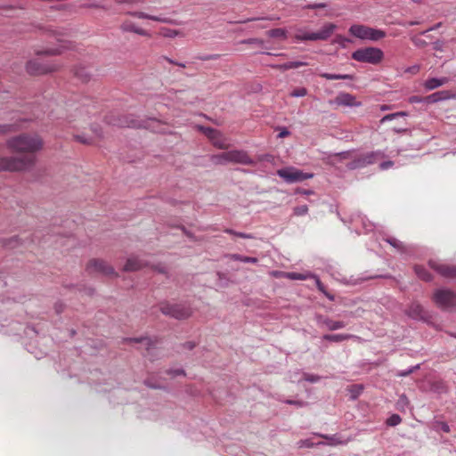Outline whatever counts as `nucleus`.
<instances>
[{"instance_id": "a211bd4d", "label": "nucleus", "mask_w": 456, "mask_h": 456, "mask_svg": "<svg viewBox=\"0 0 456 456\" xmlns=\"http://www.w3.org/2000/svg\"><path fill=\"white\" fill-rule=\"evenodd\" d=\"M146 265V262L138 258V257H129L127 258L125 265H124V271L125 272H135L138 270H141Z\"/></svg>"}, {"instance_id": "3c124183", "label": "nucleus", "mask_w": 456, "mask_h": 456, "mask_svg": "<svg viewBox=\"0 0 456 456\" xmlns=\"http://www.w3.org/2000/svg\"><path fill=\"white\" fill-rule=\"evenodd\" d=\"M221 57L220 54H217V53H213V54H202V55H199L197 57L198 60L200 61H216V60H219Z\"/></svg>"}, {"instance_id": "6e6552de", "label": "nucleus", "mask_w": 456, "mask_h": 456, "mask_svg": "<svg viewBox=\"0 0 456 456\" xmlns=\"http://www.w3.org/2000/svg\"><path fill=\"white\" fill-rule=\"evenodd\" d=\"M59 65L53 61H45L40 58L29 60L26 63V70L29 75L39 76L57 70Z\"/></svg>"}, {"instance_id": "412c9836", "label": "nucleus", "mask_w": 456, "mask_h": 456, "mask_svg": "<svg viewBox=\"0 0 456 456\" xmlns=\"http://www.w3.org/2000/svg\"><path fill=\"white\" fill-rule=\"evenodd\" d=\"M120 28L123 32H133L142 37H147L150 35L147 30L137 27L134 22L130 20L123 22L120 26Z\"/></svg>"}, {"instance_id": "cd10ccee", "label": "nucleus", "mask_w": 456, "mask_h": 456, "mask_svg": "<svg viewBox=\"0 0 456 456\" xmlns=\"http://www.w3.org/2000/svg\"><path fill=\"white\" fill-rule=\"evenodd\" d=\"M0 242L4 248H14L20 244V239L15 235L11 238H3L0 240Z\"/></svg>"}, {"instance_id": "f8f14e48", "label": "nucleus", "mask_w": 456, "mask_h": 456, "mask_svg": "<svg viewBox=\"0 0 456 456\" xmlns=\"http://www.w3.org/2000/svg\"><path fill=\"white\" fill-rule=\"evenodd\" d=\"M428 265L435 272L444 278H455L456 277V266L449 265L444 263H441L436 260H429Z\"/></svg>"}, {"instance_id": "bb28decb", "label": "nucleus", "mask_w": 456, "mask_h": 456, "mask_svg": "<svg viewBox=\"0 0 456 456\" xmlns=\"http://www.w3.org/2000/svg\"><path fill=\"white\" fill-rule=\"evenodd\" d=\"M314 436L325 438L328 442L324 443V444L338 445V444H346V441L341 440L338 434L328 436V435H322V434L315 433Z\"/></svg>"}, {"instance_id": "393cba45", "label": "nucleus", "mask_w": 456, "mask_h": 456, "mask_svg": "<svg viewBox=\"0 0 456 456\" xmlns=\"http://www.w3.org/2000/svg\"><path fill=\"white\" fill-rule=\"evenodd\" d=\"M354 336L351 334H325L322 337L323 340H327L330 342H342L350 339Z\"/></svg>"}, {"instance_id": "7ed1b4c3", "label": "nucleus", "mask_w": 456, "mask_h": 456, "mask_svg": "<svg viewBox=\"0 0 456 456\" xmlns=\"http://www.w3.org/2000/svg\"><path fill=\"white\" fill-rule=\"evenodd\" d=\"M35 164L32 157H0V172H20L28 170Z\"/></svg>"}, {"instance_id": "e433bc0d", "label": "nucleus", "mask_w": 456, "mask_h": 456, "mask_svg": "<svg viewBox=\"0 0 456 456\" xmlns=\"http://www.w3.org/2000/svg\"><path fill=\"white\" fill-rule=\"evenodd\" d=\"M61 53V51L60 48H45L44 50H37L36 51V55L37 56H41V55H49V56H53V55H59Z\"/></svg>"}, {"instance_id": "864d4df0", "label": "nucleus", "mask_w": 456, "mask_h": 456, "mask_svg": "<svg viewBox=\"0 0 456 456\" xmlns=\"http://www.w3.org/2000/svg\"><path fill=\"white\" fill-rule=\"evenodd\" d=\"M24 333L28 337H31L33 334L37 335L39 333L37 327L33 324H28L24 329Z\"/></svg>"}, {"instance_id": "5701e85b", "label": "nucleus", "mask_w": 456, "mask_h": 456, "mask_svg": "<svg viewBox=\"0 0 456 456\" xmlns=\"http://www.w3.org/2000/svg\"><path fill=\"white\" fill-rule=\"evenodd\" d=\"M366 167L376 163L379 159L384 157V153L381 151H374L362 154Z\"/></svg>"}, {"instance_id": "0e129e2a", "label": "nucleus", "mask_w": 456, "mask_h": 456, "mask_svg": "<svg viewBox=\"0 0 456 456\" xmlns=\"http://www.w3.org/2000/svg\"><path fill=\"white\" fill-rule=\"evenodd\" d=\"M289 62H290L291 69H297V68L308 65V62L300 61H289Z\"/></svg>"}, {"instance_id": "2eb2a0df", "label": "nucleus", "mask_w": 456, "mask_h": 456, "mask_svg": "<svg viewBox=\"0 0 456 456\" xmlns=\"http://www.w3.org/2000/svg\"><path fill=\"white\" fill-rule=\"evenodd\" d=\"M335 102L340 106L346 107H360L362 105L361 102H358L356 98L348 93H340L335 99Z\"/></svg>"}, {"instance_id": "1a4fd4ad", "label": "nucleus", "mask_w": 456, "mask_h": 456, "mask_svg": "<svg viewBox=\"0 0 456 456\" xmlns=\"http://www.w3.org/2000/svg\"><path fill=\"white\" fill-rule=\"evenodd\" d=\"M277 175L287 183H295L314 177L313 173H305L294 167L278 169Z\"/></svg>"}, {"instance_id": "9b49d317", "label": "nucleus", "mask_w": 456, "mask_h": 456, "mask_svg": "<svg viewBox=\"0 0 456 456\" xmlns=\"http://www.w3.org/2000/svg\"><path fill=\"white\" fill-rule=\"evenodd\" d=\"M405 314L413 320L425 322H429L432 318V314L418 302H412L405 311Z\"/></svg>"}, {"instance_id": "0eeeda50", "label": "nucleus", "mask_w": 456, "mask_h": 456, "mask_svg": "<svg viewBox=\"0 0 456 456\" xmlns=\"http://www.w3.org/2000/svg\"><path fill=\"white\" fill-rule=\"evenodd\" d=\"M349 33L361 40L379 41L386 37V32L362 24H353Z\"/></svg>"}, {"instance_id": "37998d69", "label": "nucleus", "mask_w": 456, "mask_h": 456, "mask_svg": "<svg viewBox=\"0 0 456 456\" xmlns=\"http://www.w3.org/2000/svg\"><path fill=\"white\" fill-rule=\"evenodd\" d=\"M16 130L14 124H0V135L6 134Z\"/></svg>"}, {"instance_id": "473e14b6", "label": "nucleus", "mask_w": 456, "mask_h": 456, "mask_svg": "<svg viewBox=\"0 0 456 456\" xmlns=\"http://www.w3.org/2000/svg\"><path fill=\"white\" fill-rule=\"evenodd\" d=\"M297 444L298 448H313L324 444V442H314L312 438H306L299 440Z\"/></svg>"}, {"instance_id": "4c0bfd02", "label": "nucleus", "mask_w": 456, "mask_h": 456, "mask_svg": "<svg viewBox=\"0 0 456 456\" xmlns=\"http://www.w3.org/2000/svg\"><path fill=\"white\" fill-rule=\"evenodd\" d=\"M386 241L390 244L393 248H396L398 251L404 250V245L402 241L394 237H388L386 239Z\"/></svg>"}, {"instance_id": "13d9d810", "label": "nucleus", "mask_w": 456, "mask_h": 456, "mask_svg": "<svg viewBox=\"0 0 456 456\" xmlns=\"http://www.w3.org/2000/svg\"><path fill=\"white\" fill-rule=\"evenodd\" d=\"M328 6L325 3H314V4H308L304 8L305 9H324Z\"/></svg>"}, {"instance_id": "a19ab883", "label": "nucleus", "mask_w": 456, "mask_h": 456, "mask_svg": "<svg viewBox=\"0 0 456 456\" xmlns=\"http://www.w3.org/2000/svg\"><path fill=\"white\" fill-rule=\"evenodd\" d=\"M402 421V418L398 414H392L389 418H387L386 423L389 427H395L399 425Z\"/></svg>"}, {"instance_id": "8fccbe9b", "label": "nucleus", "mask_w": 456, "mask_h": 456, "mask_svg": "<svg viewBox=\"0 0 456 456\" xmlns=\"http://www.w3.org/2000/svg\"><path fill=\"white\" fill-rule=\"evenodd\" d=\"M213 145L218 149H225L227 144L221 138V134L219 135L215 136L214 139L211 140Z\"/></svg>"}, {"instance_id": "f704fd0d", "label": "nucleus", "mask_w": 456, "mask_h": 456, "mask_svg": "<svg viewBox=\"0 0 456 456\" xmlns=\"http://www.w3.org/2000/svg\"><path fill=\"white\" fill-rule=\"evenodd\" d=\"M199 130L207 135L210 140L219 135V131L210 126H199Z\"/></svg>"}, {"instance_id": "dca6fc26", "label": "nucleus", "mask_w": 456, "mask_h": 456, "mask_svg": "<svg viewBox=\"0 0 456 456\" xmlns=\"http://www.w3.org/2000/svg\"><path fill=\"white\" fill-rule=\"evenodd\" d=\"M452 98H453V95L451 94L450 91L443 90V91H438V92H436L432 94L426 96L425 100H426L427 104H432V103H436L439 102L450 100Z\"/></svg>"}, {"instance_id": "b1692460", "label": "nucleus", "mask_w": 456, "mask_h": 456, "mask_svg": "<svg viewBox=\"0 0 456 456\" xmlns=\"http://www.w3.org/2000/svg\"><path fill=\"white\" fill-rule=\"evenodd\" d=\"M366 167L363 155L353 156L352 160L346 164V167L350 170L360 169Z\"/></svg>"}, {"instance_id": "f257e3e1", "label": "nucleus", "mask_w": 456, "mask_h": 456, "mask_svg": "<svg viewBox=\"0 0 456 456\" xmlns=\"http://www.w3.org/2000/svg\"><path fill=\"white\" fill-rule=\"evenodd\" d=\"M6 147L12 152L35 153L43 148V140L38 135L21 134L9 138Z\"/></svg>"}, {"instance_id": "7c9ffc66", "label": "nucleus", "mask_w": 456, "mask_h": 456, "mask_svg": "<svg viewBox=\"0 0 456 456\" xmlns=\"http://www.w3.org/2000/svg\"><path fill=\"white\" fill-rule=\"evenodd\" d=\"M311 276H312L311 272H305V273L288 272L287 273V279L292 280V281H305V280H309Z\"/></svg>"}, {"instance_id": "a18cd8bd", "label": "nucleus", "mask_w": 456, "mask_h": 456, "mask_svg": "<svg viewBox=\"0 0 456 456\" xmlns=\"http://www.w3.org/2000/svg\"><path fill=\"white\" fill-rule=\"evenodd\" d=\"M354 154V151H341L335 153L332 158L338 159V160L346 159H353V156Z\"/></svg>"}, {"instance_id": "c85d7f7f", "label": "nucleus", "mask_w": 456, "mask_h": 456, "mask_svg": "<svg viewBox=\"0 0 456 456\" xmlns=\"http://www.w3.org/2000/svg\"><path fill=\"white\" fill-rule=\"evenodd\" d=\"M414 271L416 275L425 281H430L432 280L431 273L428 271V269L422 265H415Z\"/></svg>"}, {"instance_id": "aec40b11", "label": "nucleus", "mask_w": 456, "mask_h": 456, "mask_svg": "<svg viewBox=\"0 0 456 456\" xmlns=\"http://www.w3.org/2000/svg\"><path fill=\"white\" fill-rule=\"evenodd\" d=\"M449 78L446 77H430L424 82V88L427 91L435 90L449 82Z\"/></svg>"}, {"instance_id": "09e8293b", "label": "nucleus", "mask_w": 456, "mask_h": 456, "mask_svg": "<svg viewBox=\"0 0 456 456\" xmlns=\"http://www.w3.org/2000/svg\"><path fill=\"white\" fill-rule=\"evenodd\" d=\"M165 373L171 377L185 376L186 375L185 370L183 368L167 369V370H166Z\"/></svg>"}, {"instance_id": "4468645a", "label": "nucleus", "mask_w": 456, "mask_h": 456, "mask_svg": "<svg viewBox=\"0 0 456 456\" xmlns=\"http://www.w3.org/2000/svg\"><path fill=\"white\" fill-rule=\"evenodd\" d=\"M316 321L319 325L325 326L329 330H338L346 326L343 321H334L323 315H317Z\"/></svg>"}, {"instance_id": "4d7b16f0", "label": "nucleus", "mask_w": 456, "mask_h": 456, "mask_svg": "<svg viewBox=\"0 0 456 456\" xmlns=\"http://www.w3.org/2000/svg\"><path fill=\"white\" fill-rule=\"evenodd\" d=\"M75 140L77 142H79L83 144H91L92 142H93V139L86 136V134H76L75 135Z\"/></svg>"}, {"instance_id": "338daca9", "label": "nucleus", "mask_w": 456, "mask_h": 456, "mask_svg": "<svg viewBox=\"0 0 456 456\" xmlns=\"http://www.w3.org/2000/svg\"><path fill=\"white\" fill-rule=\"evenodd\" d=\"M314 193V192L312 190H305V189H302V188H297L296 190V194H301V195L309 196V195H312Z\"/></svg>"}, {"instance_id": "a878e982", "label": "nucleus", "mask_w": 456, "mask_h": 456, "mask_svg": "<svg viewBox=\"0 0 456 456\" xmlns=\"http://www.w3.org/2000/svg\"><path fill=\"white\" fill-rule=\"evenodd\" d=\"M320 77L328 80H353L354 77L350 74H332L322 72L319 74Z\"/></svg>"}, {"instance_id": "9d476101", "label": "nucleus", "mask_w": 456, "mask_h": 456, "mask_svg": "<svg viewBox=\"0 0 456 456\" xmlns=\"http://www.w3.org/2000/svg\"><path fill=\"white\" fill-rule=\"evenodd\" d=\"M433 301L437 307L450 310L456 305V294L448 289H438L433 294Z\"/></svg>"}, {"instance_id": "ddd939ff", "label": "nucleus", "mask_w": 456, "mask_h": 456, "mask_svg": "<svg viewBox=\"0 0 456 456\" xmlns=\"http://www.w3.org/2000/svg\"><path fill=\"white\" fill-rule=\"evenodd\" d=\"M86 271L91 273L94 271L96 273H102L104 275H113L115 274V270L112 266L109 265L105 261L102 259H93L91 260L86 266Z\"/></svg>"}, {"instance_id": "20e7f679", "label": "nucleus", "mask_w": 456, "mask_h": 456, "mask_svg": "<svg viewBox=\"0 0 456 456\" xmlns=\"http://www.w3.org/2000/svg\"><path fill=\"white\" fill-rule=\"evenodd\" d=\"M384 58V53L381 49L377 47H364L359 48L353 52L352 59L359 61L370 63L372 65L379 64Z\"/></svg>"}, {"instance_id": "680f3d73", "label": "nucleus", "mask_w": 456, "mask_h": 456, "mask_svg": "<svg viewBox=\"0 0 456 456\" xmlns=\"http://www.w3.org/2000/svg\"><path fill=\"white\" fill-rule=\"evenodd\" d=\"M411 41L417 47H425L428 45L424 39H421L418 37H411Z\"/></svg>"}, {"instance_id": "2f4dec72", "label": "nucleus", "mask_w": 456, "mask_h": 456, "mask_svg": "<svg viewBox=\"0 0 456 456\" xmlns=\"http://www.w3.org/2000/svg\"><path fill=\"white\" fill-rule=\"evenodd\" d=\"M269 37L284 40L287 38V31L284 28H273L266 32Z\"/></svg>"}, {"instance_id": "4be33fe9", "label": "nucleus", "mask_w": 456, "mask_h": 456, "mask_svg": "<svg viewBox=\"0 0 456 456\" xmlns=\"http://www.w3.org/2000/svg\"><path fill=\"white\" fill-rule=\"evenodd\" d=\"M74 76L82 82L86 83L90 80L92 76L91 72L86 67L77 66L74 68Z\"/></svg>"}, {"instance_id": "774afa93", "label": "nucleus", "mask_w": 456, "mask_h": 456, "mask_svg": "<svg viewBox=\"0 0 456 456\" xmlns=\"http://www.w3.org/2000/svg\"><path fill=\"white\" fill-rule=\"evenodd\" d=\"M432 45H433V49L434 50L440 51V52L443 51V48H444V42L443 41L436 40Z\"/></svg>"}, {"instance_id": "603ef678", "label": "nucleus", "mask_w": 456, "mask_h": 456, "mask_svg": "<svg viewBox=\"0 0 456 456\" xmlns=\"http://www.w3.org/2000/svg\"><path fill=\"white\" fill-rule=\"evenodd\" d=\"M283 403H285L286 404L294 405L298 408L305 407L308 405L307 402L301 401V400L288 399V400L283 401Z\"/></svg>"}, {"instance_id": "6ab92c4d", "label": "nucleus", "mask_w": 456, "mask_h": 456, "mask_svg": "<svg viewBox=\"0 0 456 456\" xmlns=\"http://www.w3.org/2000/svg\"><path fill=\"white\" fill-rule=\"evenodd\" d=\"M127 13L129 15L138 18V19H145V20L159 21V22H162V23H170V19L163 17L161 15H151V14H148L143 12H128Z\"/></svg>"}, {"instance_id": "39448f33", "label": "nucleus", "mask_w": 456, "mask_h": 456, "mask_svg": "<svg viewBox=\"0 0 456 456\" xmlns=\"http://www.w3.org/2000/svg\"><path fill=\"white\" fill-rule=\"evenodd\" d=\"M211 161L216 165H225L230 162L240 164H249L251 159L248 155L242 151H229L210 157Z\"/></svg>"}, {"instance_id": "79ce46f5", "label": "nucleus", "mask_w": 456, "mask_h": 456, "mask_svg": "<svg viewBox=\"0 0 456 456\" xmlns=\"http://www.w3.org/2000/svg\"><path fill=\"white\" fill-rule=\"evenodd\" d=\"M144 385L150 388H153V389H164L165 387L160 385L159 382H157L156 380H154L153 379L151 378H148L146 379L144 381H143Z\"/></svg>"}, {"instance_id": "f03ea898", "label": "nucleus", "mask_w": 456, "mask_h": 456, "mask_svg": "<svg viewBox=\"0 0 456 456\" xmlns=\"http://www.w3.org/2000/svg\"><path fill=\"white\" fill-rule=\"evenodd\" d=\"M159 311L166 316L175 320H185L192 314V309L189 303H170L165 301L159 304Z\"/></svg>"}, {"instance_id": "bf43d9fd", "label": "nucleus", "mask_w": 456, "mask_h": 456, "mask_svg": "<svg viewBox=\"0 0 456 456\" xmlns=\"http://www.w3.org/2000/svg\"><path fill=\"white\" fill-rule=\"evenodd\" d=\"M162 34L166 37L173 38L178 35V31L171 28H164Z\"/></svg>"}, {"instance_id": "c9c22d12", "label": "nucleus", "mask_w": 456, "mask_h": 456, "mask_svg": "<svg viewBox=\"0 0 456 456\" xmlns=\"http://www.w3.org/2000/svg\"><path fill=\"white\" fill-rule=\"evenodd\" d=\"M230 258L242 263H256V256H246L240 254H232L231 255Z\"/></svg>"}, {"instance_id": "e2e57ef3", "label": "nucleus", "mask_w": 456, "mask_h": 456, "mask_svg": "<svg viewBox=\"0 0 456 456\" xmlns=\"http://www.w3.org/2000/svg\"><path fill=\"white\" fill-rule=\"evenodd\" d=\"M398 117H399V114H397V112L390 113V114H387V115L384 116L381 118L380 122L381 123H385V122H387V121H391V120H393V119H395V118H396Z\"/></svg>"}, {"instance_id": "de8ad7c7", "label": "nucleus", "mask_w": 456, "mask_h": 456, "mask_svg": "<svg viewBox=\"0 0 456 456\" xmlns=\"http://www.w3.org/2000/svg\"><path fill=\"white\" fill-rule=\"evenodd\" d=\"M302 379L310 383H316L321 380V377L319 375L304 372L302 374Z\"/></svg>"}, {"instance_id": "49530a36", "label": "nucleus", "mask_w": 456, "mask_h": 456, "mask_svg": "<svg viewBox=\"0 0 456 456\" xmlns=\"http://www.w3.org/2000/svg\"><path fill=\"white\" fill-rule=\"evenodd\" d=\"M308 213L307 205L297 206L293 208V214L297 216H305Z\"/></svg>"}, {"instance_id": "72a5a7b5", "label": "nucleus", "mask_w": 456, "mask_h": 456, "mask_svg": "<svg viewBox=\"0 0 456 456\" xmlns=\"http://www.w3.org/2000/svg\"><path fill=\"white\" fill-rule=\"evenodd\" d=\"M354 222L355 224H357L358 222H361L362 224V230L365 232H370L373 230L374 228V224L370 222L366 217L364 216H357L355 219H354Z\"/></svg>"}, {"instance_id": "423d86ee", "label": "nucleus", "mask_w": 456, "mask_h": 456, "mask_svg": "<svg viewBox=\"0 0 456 456\" xmlns=\"http://www.w3.org/2000/svg\"><path fill=\"white\" fill-rule=\"evenodd\" d=\"M336 28L337 26L335 24L326 23L316 32H306L299 29L295 35V39L298 42L327 40L334 33Z\"/></svg>"}, {"instance_id": "69168bd1", "label": "nucleus", "mask_w": 456, "mask_h": 456, "mask_svg": "<svg viewBox=\"0 0 456 456\" xmlns=\"http://www.w3.org/2000/svg\"><path fill=\"white\" fill-rule=\"evenodd\" d=\"M394 166V162L391 160L384 161L379 164V168L381 170H387Z\"/></svg>"}, {"instance_id": "ea45409f", "label": "nucleus", "mask_w": 456, "mask_h": 456, "mask_svg": "<svg viewBox=\"0 0 456 456\" xmlns=\"http://www.w3.org/2000/svg\"><path fill=\"white\" fill-rule=\"evenodd\" d=\"M310 279L314 280L315 284H316V286H317L318 289H319L320 291H322V293H324V294L326 295V297H327L329 299H330V300H333V299H334V297H333V296L329 295L328 293H326V291H325V287H324V285L322 283V281H320V279H319V277H318L317 275H315V274L312 273V276L310 277Z\"/></svg>"}, {"instance_id": "58836bf2", "label": "nucleus", "mask_w": 456, "mask_h": 456, "mask_svg": "<svg viewBox=\"0 0 456 456\" xmlns=\"http://www.w3.org/2000/svg\"><path fill=\"white\" fill-rule=\"evenodd\" d=\"M310 279L314 280L315 284H316V286H317L318 289H319L320 291H322V293H324V294L326 295V297H327L329 299H330V300H333V299H334V297H333V296L329 295L328 293H326V291H325V287H324V285L322 283V281H320V279H319V277H318L317 275H315V274L312 273V276L310 277Z\"/></svg>"}, {"instance_id": "052dcab7", "label": "nucleus", "mask_w": 456, "mask_h": 456, "mask_svg": "<svg viewBox=\"0 0 456 456\" xmlns=\"http://www.w3.org/2000/svg\"><path fill=\"white\" fill-rule=\"evenodd\" d=\"M409 102L410 103H426L425 97L419 96V95H411L409 97Z\"/></svg>"}, {"instance_id": "c03bdc74", "label": "nucleus", "mask_w": 456, "mask_h": 456, "mask_svg": "<svg viewBox=\"0 0 456 456\" xmlns=\"http://www.w3.org/2000/svg\"><path fill=\"white\" fill-rule=\"evenodd\" d=\"M146 122L145 120H134L131 119L130 121H126V124L129 127H134V128H146Z\"/></svg>"}, {"instance_id": "6e6d98bb", "label": "nucleus", "mask_w": 456, "mask_h": 456, "mask_svg": "<svg viewBox=\"0 0 456 456\" xmlns=\"http://www.w3.org/2000/svg\"><path fill=\"white\" fill-rule=\"evenodd\" d=\"M419 368V364H417L415 366H411V367H409L405 370H400L398 373H397V376L398 377H406L410 374H411L414 370H418Z\"/></svg>"}, {"instance_id": "c756f323", "label": "nucleus", "mask_w": 456, "mask_h": 456, "mask_svg": "<svg viewBox=\"0 0 456 456\" xmlns=\"http://www.w3.org/2000/svg\"><path fill=\"white\" fill-rule=\"evenodd\" d=\"M363 389H364V387L362 384H354V385L349 386L347 387V391L350 394V399L353 401L356 400L361 395Z\"/></svg>"}, {"instance_id": "f3484780", "label": "nucleus", "mask_w": 456, "mask_h": 456, "mask_svg": "<svg viewBox=\"0 0 456 456\" xmlns=\"http://www.w3.org/2000/svg\"><path fill=\"white\" fill-rule=\"evenodd\" d=\"M124 340L127 343H144L145 349L147 351H150L151 348H153L158 342L157 338H152L147 336L126 338Z\"/></svg>"}, {"instance_id": "5fc2aeb1", "label": "nucleus", "mask_w": 456, "mask_h": 456, "mask_svg": "<svg viewBox=\"0 0 456 456\" xmlns=\"http://www.w3.org/2000/svg\"><path fill=\"white\" fill-rule=\"evenodd\" d=\"M307 94V90L305 87H297L290 93L292 97H304Z\"/></svg>"}]
</instances>
